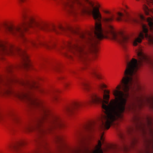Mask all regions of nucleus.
Returning a JSON list of instances; mask_svg holds the SVG:
<instances>
[{"label": "nucleus", "mask_w": 153, "mask_h": 153, "mask_svg": "<svg viewBox=\"0 0 153 153\" xmlns=\"http://www.w3.org/2000/svg\"><path fill=\"white\" fill-rule=\"evenodd\" d=\"M63 1L64 6L69 12L88 15L93 17L95 22V26L92 27L91 31L78 32L72 28L66 29L62 26L58 28L54 26L49 27L45 23L36 21V29L47 32L53 31L56 33H59V30L66 32L72 40L64 43L66 46L77 47L83 42L92 48H97L99 44L96 39L101 40L109 36L123 47H128L130 44L128 36L122 34H117L113 27L109 24L114 20V15L110 11L104 10L103 12L106 15L103 17L100 10L99 4L95 6L89 0Z\"/></svg>", "instance_id": "1"}, {"label": "nucleus", "mask_w": 153, "mask_h": 153, "mask_svg": "<svg viewBox=\"0 0 153 153\" xmlns=\"http://www.w3.org/2000/svg\"><path fill=\"white\" fill-rule=\"evenodd\" d=\"M97 48H69L64 54L65 56L69 59H72L71 53L78 56L80 60L85 65L84 68L89 69L90 74L99 79H102V75L99 71L98 67L95 65L89 66L88 63L92 59H94L98 50Z\"/></svg>", "instance_id": "2"}, {"label": "nucleus", "mask_w": 153, "mask_h": 153, "mask_svg": "<svg viewBox=\"0 0 153 153\" xmlns=\"http://www.w3.org/2000/svg\"><path fill=\"white\" fill-rule=\"evenodd\" d=\"M124 20L127 22H131L137 23H140L142 29V32H140L137 37L131 42V44L134 46H136L140 43L142 39L144 37L148 40L150 43L153 44V36L148 33V29L147 26L141 23L140 20H145V18L142 15L140 16L139 18H134L129 16H127L124 19ZM153 19L151 18H148L147 22L150 27V30L153 32Z\"/></svg>", "instance_id": "3"}, {"label": "nucleus", "mask_w": 153, "mask_h": 153, "mask_svg": "<svg viewBox=\"0 0 153 153\" xmlns=\"http://www.w3.org/2000/svg\"><path fill=\"white\" fill-rule=\"evenodd\" d=\"M121 140V143L119 145L111 146L110 149L115 153H128L131 148L134 147L137 142L134 137L131 138L127 144L125 142V137H119Z\"/></svg>", "instance_id": "4"}, {"label": "nucleus", "mask_w": 153, "mask_h": 153, "mask_svg": "<svg viewBox=\"0 0 153 153\" xmlns=\"http://www.w3.org/2000/svg\"><path fill=\"white\" fill-rule=\"evenodd\" d=\"M15 51L12 50H10V52L12 54L16 53L18 54L22 60V62L20 65L18 66H10L7 69L8 72H11L12 70L17 68H23L26 69H28L31 66L30 61L29 58V56L26 53V51L22 49V48H16Z\"/></svg>", "instance_id": "5"}, {"label": "nucleus", "mask_w": 153, "mask_h": 153, "mask_svg": "<svg viewBox=\"0 0 153 153\" xmlns=\"http://www.w3.org/2000/svg\"><path fill=\"white\" fill-rule=\"evenodd\" d=\"M134 102L133 103V105L134 106L140 107L144 103V101L140 96H136L134 98Z\"/></svg>", "instance_id": "6"}, {"label": "nucleus", "mask_w": 153, "mask_h": 153, "mask_svg": "<svg viewBox=\"0 0 153 153\" xmlns=\"http://www.w3.org/2000/svg\"><path fill=\"white\" fill-rule=\"evenodd\" d=\"M25 144V142L22 141L16 144L9 145L7 148V150L17 151L20 146L24 145Z\"/></svg>", "instance_id": "7"}, {"label": "nucleus", "mask_w": 153, "mask_h": 153, "mask_svg": "<svg viewBox=\"0 0 153 153\" xmlns=\"http://www.w3.org/2000/svg\"><path fill=\"white\" fill-rule=\"evenodd\" d=\"M136 125L137 128H139L141 130L144 132H145V125L144 124L140 122L139 124H137Z\"/></svg>", "instance_id": "8"}, {"label": "nucleus", "mask_w": 153, "mask_h": 153, "mask_svg": "<svg viewBox=\"0 0 153 153\" xmlns=\"http://www.w3.org/2000/svg\"><path fill=\"white\" fill-rule=\"evenodd\" d=\"M143 9L146 15H148L149 14V12L151 11L153 13V9L150 10L148 7L146 5H144L143 7Z\"/></svg>", "instance_id": "9"}, {"label": "nucleus", "mask_w": 153, "mask_h": 153, "mask_svg": "<svg viewBox=\"0 0 153 153\" xmlns=\"http://www.w3.org/2000/svg\"><path fill=\"white\" fill-rule=\"evenodd\" d=\"M81 85L86 90H88L89 87V84L88 82H81Z\"/></svg>", "instance_id": "10"}, {"label": "nucleus", "mask_w": 153, "mask_h": 153, "mask_svg": "<svg viewBox=\"0 0 153 153\" xmlns=\"http://www.w3.org/2000/svg\"><path fill=\"white\" fill-rule=\"evenodd\" d=\"M6 48H0V59L2 58V56L4 54L7 53L8 52L6 50Z\"/></svg>", "instance_id": "11"}, {"label": "nucleus", "mask_w": 153, "mask_h": 153, "mask_svg": "<svg viewBox=\"0 0 153 153\" xmlns=\"http://www.w3.org/2000/svg\"><path fill=\"white\" fill-rule=\"evenodd\" d=\"M117 17L116 19L117 21H120L122 20V17L123 16V14L122 13L118 12L117 14Z\"/></svg>", "instance_id": "12"}, {"label": "nucleus", "mask_w": 153, "mask_h": 153, "mask_svg": "<svg viewBox=\"0 0 153 153\" xmlns=\"http://www.w3.org/2000/svg\"><path fill=\"white\" fill-rule=\"evenodd\" d=\"M147 101L150 107L153 109V97L150 100L148 99Z\"/></svg>", "instance_id": "13"}, {"label": "nucleus", "mask_w": 153, "mask_h": 153, "mask_svg": "<svg viewBox=\"0 0 153 153\" xmlns=\"http://www.w3.org/2000/svg\"><path fill=\"white\" fill-rule=\"evenodd\" d=\"M51 100L53 101H56L57 100V98L56 94L55 93H54L53 95L51 98Z\"/></svg>", "instance_id": "14"}, {"label": "nucleus", "mask_w": 153, "mask_h": 153, "mask_svg": "<svg viewBox=\"0 0 153 153\" xmlns=\"http://www.w3.org/2000/svg\"><path fill=\"white\" fill-rule=\"evenodd\" d=\"M59 66L58 65H54L53 67V68L55 70H57L59 69Z\"/></svg>", "instance_id": "15"}, {"label": "nucleus", "mask_w": 153, "mask_h": 153, "mask_svg": "<svg viewBox=\"0 0 153 153\" xmlns=\"http://www.w3.org/2000/svg\"><path fill=\"white\" fill-rule=\"evenodd\" d=\"M26 0H18L19 3L20 5H22L23 3H24Z\"/></svg>", "instance_id": "16"}, {"label": "nucleus", "mask_w": 153, "mask_h": 153, "mask_svg": "<svg viewBox=\"0 0 153 153\" xmlns=\"http://www.w3.org/2000/svg\"><path fill=\"white\" fill-rule=\"evenodd\" d=\"M146 1L148 4H151L153 6V0H146Z\"/></svg>", "instance_id": "17"}, {"label": "nucleus", "mask_w": 153, "mask_h": 153, "mask_svg": "<svg viewBox=\"0 0 153 153\" xmlns=\"http://www.w3.org/2000/svg\"><path fill=\"white\" fill-rule=\"evenodd\" d=\"M30 43L33 45H37V43L35 41H30Z\"/></svg>", "instance_id": "18"}, {"label": "nucleus", "mask_w": 153, "mask_h": 153, "mask_svg": "<svg viewBox=\"0 0 153 153\" xmlns=\"http://www.w3.org/2000/svg\"><path fill=\"white\" fill-rule=\"evenodd\" d=\"M6 47L4 46V44L0 41V47L1 48H5Z\"/></svg>", "instance_id": "19"}, {"label": "nucleus", "mask_w": 153, "mask_h": 153, "mask_svg": "<svg viewBox=\"0 0 153 153\" xmlns=\"http://www.w3.org/2000/svg\"><path fill=\"white\" fill-rule=\"evenodd\" d=\"M64 85L65 88H67L69 85V84L67 82H65L64 83Z\"/></svg>", "instance_id": "20"}, {"label": "nucleus", "mask_w": 153, "mask_h": 153, "mask_svg": "<svg viewBox=\"0 0 153 153\" xmlns=\"http://www.w3.org/2000/svg\"><path fill=\"white\" fill-rule=\"evenodd\" d=\"M133 130V129L132 128H130L128 130V132L129 133H131L132 131Z\"/></svg>", "instance_id": "21"}, {"label": "nucleus", "mask_w": 153, "mask_h": 153, "mask_svg": "<svg viewBox=\"0 0 153 153\" xmlns=\"http://www.w3.org/2000/svg\"><path fill=\"white\" fill-rule=\"evenodd\" d=\"M4 119L3 116L0 113V121Z\"/></svg>", "instance_id": "22"}, {"label": "nucleus", "mask_w": 153, "mask_h": 153, "mask_svg": "<svg viewBox=\"0 0 153 153\" xmlns=\"http://www.w3.org/2000/svg\"><path fill=\"white\" fill-rule=\"evenodd\" d=\"M147 124L148 126H150L151 125V123L150 120H148Z\"/></svg>", "instance_id": "23"}, {"label": "nucleus", "mask_w": 153, "mask_h": 153, "mask_svg": "<svg viewBox=\"0 0 153 153\" xmlns=\"http://www.w3.org/2000/svg\"><path fill=\"white\" fill-rule=\"evenodd\" d=\"M0 153H7L6 152L0 151Z\"/></svg>", "instance_id": "24"}, {"label": "nucleus", "mask_w": 153, "mask_h": 153, "mask_svg": "<svg viewBox=\"0 0 153 153\" xmlns=\"http://www.w3.org/2000/svg\"><path fill=\"white\" fill-rule=\"evenodd\" d=\"M63 78H64V77H61V79H62Z\"/></svg>", "instance_id": "25"}, {"label": "nucleus", "mask_w": 153, "mask_h": 153, "mask_svg": "<svg viewBox=\"0 0 153 153\" xmlns=\"http://www.w3.org/2000/svg\"><path fill=\"white\" fill-rule=\"evenodd\" d=\"M150 129V131H152V130H151V129Z\"/></svg>", "instance_id": "26"}, {"label": "nucleus", "mask_w": 153, "mask_h": 153, "mask_svg": "<svg viewBox=\"0 0 153 153\" xmlns=\"http://www.w3.org/2000/svg\"><path fill=\"white\" fill-rule=\"evenodd\" d=\"M78 48H80V47H79Z\"/></svg>", "instance_id": "27"}, {"label": "nucleus", "mask_w": 153, "mask_h": 153, "mask_svg": "<svg viewBox=\"0 0 153 153\" xmlns=\"http://www.w3.org/2000/svg\"><path fill=\"white\" fill-rule=\"evenodd\" d=\"M137 1H138V0H137Z\"/></svg>", "instance_id": "28"}]
</instances>
